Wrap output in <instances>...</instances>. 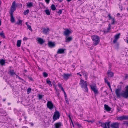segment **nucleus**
<instances>
[{
	"label": "nucleus",
	"mask_w": 128,
	"mask_h": 128,
	"mask_svg": "<svg viewBox=\"0 0 128 128\" xmlns=\"http://www.w3.org/2000/svg\"><path fill=\"white\" fill-rule=\"evenodd\" d=\"M76 125H77L78 127H79L80 126V124L78 122L76 123Z\"/></svg>",
	"instance_id": "obj_54"
},
{
	"label": "nucleus",
	"mask_w": 128,
	"mask_h": 128,
	"mask_svg": "<svg viewBox=\"0 0 128 128\" xmlns=\"http://www.w3.org/2000/svg\"><path fill=\"white\" fill-rule=\"evenodd\" d=\"M92 38L93 41V44L94 46H96L98 45L100 41V38L98 36L94 35L92 36Z\"/></svg>",
	"instance_id": "obj_2"
},
{
	"label": "nucleus",
	"mask_w": 128,
	"mask_h": 128,
	"mask_svg": "<svg viewBox=\"0 0 128 128\" xmlns=\"http://www.w3.org/2000/svg\"><path fill=\"white\" fill-rule=\"evenodd\" d=\"M98 123H99V124H102V122H100V121H99L98 122Z\"/></svg>",
	"instance_id": "obj_63"
},
{
	"label": "nucleus",
	"mask_w": 128,
	"mask_h": 128,
	"mask_svg": "<svg viewBox=\"0 0 128 128\" xmlns=\"http://www.w3.org/2000/svg\"><path fill=\"white\" fill-rule=\"evenodd\" d=\"M28 79H29L31 81H33V79L32 78H30V77H28Z\"/></svg>",
	"instance_id": "obj_55"
},
{
	"label": "nucleus",
	"mask_w": 128,
	"mask_h": 128,
	"mask_svg": "<svg viewBox=\"0 0 128 128\" xmlns=\"http://www.w3.org/2000/svg\"><path fill=\"white\" fill-rule=\"evenodd\" d=\"M5 60L3 59H1L0 60V64L2 66L5 65Z\"/></svg>",
	"instance_id": "obj_20"
},
{
	"label": "nucleus",
	"mask_w": 128,
	"mask_h": 128,
	"mask_svg": "<svg viewBox=\"0 0 128 128\" xmlns=\"http://www.w3.org/2000/svg\"><path fill=\"white\" fill-rule=\"evenodd\" d=\"M121 90V89L120 88L116 89V90L115 93L118 97L119 98L121 96V93H120Z\"/></svg>",
	"instance_id": "obj_8"
},
{
	"label": "nucleus",
	"mask_w": 128,
	"mask_h": 128,
	"mask_svg": "<svg viewBox=\"0 0 128 128\" xmlns=\"http://www.w3.org/2000/svg\"><path fill=\"white\" fill-rule=\"evenodd\" d=\"M21 42V40H17V42L16 45L18 47H20V44Z\"/></svg>",
	"instance_id": "obj_23"
},
{
	"label": "nucleus",
	"mask_w": 128,
	"mask_h": 128,
	"mask_svg": "<svg viewBox=\"0 0 128 128\" xmlns=\"http://www.w3.org/2000/svg\"><path fill=\"white\" fill-rule=\"evenodd\" d=\"M90 87L92 90L93 91L95 94H97L98 93V92L96 89V85H90Z\"/></svg>",
	"instance_id": "obj_5"
},
{
	"label": "nucleus",
	"mask_w": 128,
	"mask_h": 128,
	"mask_svg": "<svg viewBox=\"0 0 128 128\" xmlns=\"http://www.w3.org/2000/svg\"><path fill=\"white\" fill-rule=\"evenodd\" d=\"M117 22H116L115 21L114 18H113L112 19V22H111V24H114L115 23H116Z\"/></svg>",
	"instance_id": "obj_31"
},
{
	"label": "nucleus",
	"mask_w": 128,
	"mask_h": 128,
	"mask_svg": "<svg viewBox=\"0 0 128 128\" xmlns=\"http://www.w3.org/2000/svg\"><path fill=\"white\" fill-rule=\"evenodd\" d=\"M47 4H48L50 1V0H45Z\"/></svg>",
	"instance_id": "obj_53"
},
{
	"label": "nucleus",
	"mask_w": 128,
	"mask_h": 128,
	"mask_svg": "<svg viewBox=\"0 0 128 128\" xmlns=\"http://www.w3.org/2000/svg\"><path fill=\"white\" fill-rule=\"evenodd\" d=\"M58 0V1L59 2H62V0Z\"/></svg>",
	"instance_id": "obj_64"
},
{
	"label": "nucleus",
	"mask_w": 128,
	"mask_h": 128,
	"mask_svg": "<svg viewBox=\"0 0 128 128\" xmlns=\"http://www.w3.org/2000/svg\"><path fill=\"white\" fill-rule=\"evenodd\" d=\"M60 116V113L59 112L56 110L54 113L53 116V120L54 121L59 118Z\"/></svg>",
	"instance_id": "obj_4"
},
{
	"label": "nucleus",
	"mask_w": 128,
	"mask_h": 128,
	"mask_svg": "<svg viewBox=\"0 0 128 128\" xmlns=\"http://www.w3.org/2000/svg\"><path fill=\"white\" fill-rule=\"evenodd\" d=\"M43 76L44 77H46L48 76V74L46 72L43 73Z\"/></svg>",
	"instance_id": "obj_38"
},
{
	"label": "nucleus",
	"mask_w": 128,
	"mask_h": 128,
	"mask_svg": "<svg viewBox=\"0 0 128 128\" xmlns=\"http://www.w3.org/2000/svg\"><path fill=\"white\" fill-rule=\"evenodd\" d=\"M27 5L26 6L29 8H30L33 6V3L32 2H30L29 3H27L26 4Z\"/></svg>",
	"instance_id": "obj_25"
},
{
	"label": "nucleus",
	"mask_w": 128,
	"mask_h": 128,
	"mask_svg": "<svg viewBox=\"0 0 128 128\" xmlns=\"http://www.w3.org/2000/svg\"><path fill=\"white\" fill-rule=\"evenodd\" d=\"M38 42L40 44H43L44 42V41L41 38H38Z\"/></svg>",
	"instance_id": "obj_17"
},
{
	"label": "nucleus",
	"mask_w": 128,
	"mask_h": 128,
	"mask_svg": "<svg viewBox=\"0 0 128 128\" xmlns=\"http://www.w3.org/2000/svg\"><path fill=\"white\" fill-rule=\"evenodd\" d=\"M84 120L85 121H87L89 122H91L92 123L94 122V120Z\"/></svg>",
	"instance_id": "obj_44"
},
{
	"label": "nucleus",
	"mask_w": 128,
	"mask_h": 128,
	"mask_svg": "<svg viewBox=\"0 0 128 128\" xmlns=\"http://www.w3.org/2000/svg\"><path fill=\"white\" fill-rule=\"evenodd\" d=\"M71 31H70L68 29H66L64 31V32H71Z\"/></svg>",
	"instance_id": "obj_46"
},
{
	"label": "nucleus",
	"mask_w": 128,
	"mask_h": 128,
	"mask_svg": "<svg viewBox=\"0 0 128 128\" xmlns=\"http://www.w3.org/2000/svg\"><path fill=\"white\" fill-rule=\"evenodd\" d=\"M28 38H27L26 37H24L23 39V40H26L27 39H28Z\"/></svg>",
	"instance_id": "obj_57"
},
{
	"label": "nucleus",
	"mask_w": 128,
	"mask_h": 128,
	"mask_svg": "<svg viewBox=\"0 0 128 128\" xmlns=\"http://www.w3.org/2000/svg\"><path fill=\"white\" fill-rule=\"evenodd\" d=\"M47 107L50 110H52L54 108L53 104L51 101H48L47 104Z\"/></svg>",
	"instance_id": "obj_6"
},
{
	"label": "nucleus",
	"mask_w": 128,
	"mask_h": 128,
	"mask_svg": "<svg viewBox=\"0 0 128 128\" xmlns=\"http://www.w3.org/2000/svg\"><path fill=\"white\" fill-rule=\"evenodd\" d=\"M66 50L65 49L60 48L58 49L57 53L58 54H62L64 53V51Z\"/></svg>",
	"instance_id": "obj_13"
},
{
	"label": "nucleus",
	"mask_w": 128,
	"mask_h": 128,
	"mask_svg": "<svg viewBox=\"0 0 128 128\" xmlns=\"http://www.w3.org/2000/svg\"><path fill=\"white\" fill-rule=\"evenodd\" d=\"M71 75L68 74H65L64 73L63 75L62 76L64 80H67L69 78V77L71 76Z\"/></svg>",
	"instance_id": "obj_10"
},
{
	"label": "nucleus",
	"mask_w": 128,
	"mask_h": 128,
	"mask_svg": "<svg viewBox=\"0 0 128 128\" xmlns=\"http://www.w3.org/2000/svg\"><path fill=\"white\" fill-rule=\"evenodd\" d=\"M108 17L109 18V20H110V19H112V18H113L110 15V14H108Z\"/></svg>",
	"instance_id": "obj_49"
},
{
	"label": "nucleus",
	"mask_w": 128,
	"mask_h": 128,
	"mask_svg": "<svg viewBox=\"0 0 128 128\" xmlns=\"http://www.w3.org/2000/svg\"><path fill=\"white\" fill-rule=\"evenodd\" d=\"M28 29H29L30 30H31V31H32L31 27L29 25H28Z\"/></svg>",
	"instance_id": "obj_45"
},
{
	"label": "nucleus",
	"mask_w": 128,
	"mask_h": 128,
	"mask_svg": "<svg viewBox=\"0 0 128 128\" xmlns=\"http://www.w3.org/2000/svg\"><path fill=\"white\" fill-rule=\"evenodd\" d=\"M110 122L109 121L108 122V123H107V126H106V128H110Z\"/></svg>",
	"instance_id": "obj_39"
},
{
	"label": "nucleus",
	"mask_w": 128,
	"mask_h": 128,
	"mask_svg": "<svg viewBox=\"0 0 128 128\" xmlns=\"http://www.w3.org/2000/svg\"><path fill=\"white\" fill-rule=\"evenodd\" d=\"M18 78L20 79V80H22V79L21 78H20V77L19 76H18Z\"/></svg>",
	"instance_id": "obj_60"
},
{
	"label": "nucleus",
	"mask_w": 128,
	"mask_h": 128,
	"mask_svg": "<svg viewBox=\"0 0 128 128\" xmlns=\"http://www.w3.org/2000/svg\"><path fill=\"white\" fill-rule=\"evenodd\" d=\"M30 124H31V125L32 126H34V124L32 122H30Z\"/></svg>",
	"instance_id": "obj_61"
},
{
	"label": "nucleus",
	"mask_w": 128,
	"mask_h": 128,
	"mask_svg": "<svg viewBox=\"0 0 128 128\" xmlns=\"http://www.w3.org/2000/svg\"><path fill=\"white\" fill-rule=\"evenodd\" d=\"M11 16L10 21L14 23L15 22V20L12 14H10Z\"/></svg>",
	"instance_id": "obj_21"
},
{
	"label": "nucleus",
	"mask_w": 128,
	"mask_h": 128,
	"mask_svg": "<svg viewBox=\"0 0 128 128\" xmlns=\"http://www.w3.org/2000/svg\"><path fill=\"white\" fill-rule=\"evenodd\" d=\"M110 24L109 25V27L107 28V32L110 29Z\"/></svg>",
	"instance_id": "obj_48"
},
{
	"label": "nucleus",
	"mask_w": 128,
	"mask_h": 128,
	"mask_svg": "<svg viewBox=\"0 0 128 128\" xmlns=\"http://www.w3.org/2000/svg\"><path fill=\"white\" fill-rule=\"evenodd\" d=\"M62 12V10H59L57 12V13L59 14V15H60V14H61Z\"/></svg>",
	"instance_id": "obj_43"
},
{
	"label": "nucleus",
	"mask_w": 128,
	"mask_h": 128,
	"mask_svg": "<svg viewBox=\"0 0 128 128\" xmlns=\"http://www.w3.org/2000/svg\"><path fill=\"white\" fill-rule=\"evenodd\" d=\"M9 73L11 76H12L15 74V72H14V70H10L9 72Z\"/></svg>",
	"instance_id": "obj_24"
},
{
	"label": "nucleus",
	"mask_w": 128,
	"mask_h": 128,
	"mask_svg": "<svg viewBox=\"0 0 128 128\" xmlns=\"http://www.w3.org/2000/svg\"><path fill=\"white\" fill-rule=\"evenodd\" d=\"M125 75L126 76L125 77V79L128 78V74H126Z\"/></svg>",
	"instance_id": "obj_50"
},
{
	"label": "nucleus",
	"mask_w": 128,
	"mask_h": 128,
	"mask_svg": "<svg viewBox=\"0 0 128 128\" xmlns=\"http://www.w3.org/2000/svg\"><path fill=\"white\" fill-rule=\"evenodd\" d=\"M65 99L66 101V102L67 104H69V102L68 101V99L67 98H65Z\"/></svg>",
	"instance_id": "obj_47"
},
{
	"label": "nucleus",
	"mask_w": 128,
	"mask_h": 128,
	"mask_svg": "<svg viewBox=\"0 0 128 128\" xmlns=\"http://www.w3.org/2000/svg\"><path fill=\"white\" fill-rule=\"evenodd\" d=\"M104 108L105 110L109 112L111 110V108L106 104L104 105Z\"/></svg>",
	"instance_id": "obj_16"
},
{
	"label": "nucleus",
	"mask_w": 128,
	"mask_h": 128,
	"mask_svg": "<svg viewBox=\"0 0 128 128\" xmlns=\"http://www.w3.org/2000/svg\"><path fill=\"white\" fill-rule=\"evenodd\" d=\"M27 93L28 94H29L31 91V89L30 88H29L27 90Z\"/></svg>",
	"instance_id": "obj_36"
},
{
	"label": "nucleus",
	"mask_w": 128,
	"mask_h": 128,
	"mask_svg": "<svg viewBox=\"0 0 128 128\" xmlns=\"http://www.w3.org/2000/svg\"><path fill=\"white\" fill-rule=\"evenodd\" d=\"M80 85L81 87L84 91L88 92V90L86 81H84V80L80 79Z\"/></svg>",
	"instance_id": "obj_1"
},
{
	"label": "nucleus",
	"mask_w": 128,
	"mask_h": 128,
	"mask_svg": "<svg viewBox=\"0 0 128 128\" xmlns=\"http://www.w3.org/2000/svg\"><path fill=\"white\" fill-rule=\"evenodd\" d=\"M51 8L52 10H54L56 9V7L53 4H52L51 6Z\"/></svg>",
	"instance_id": "obj_30"
},
{
	"label": "nucleus",
	"mask_w": 128,
	"mask_h": 128,
	"mask_svg": "<svg viewBox=\"0 0 128 128\" xmlns=\"http://www.w3.org/2000/svg\"><path fill=\"white\" fill-rule=\"evenodd\" d=\"M82 74L84 76L85 78H86V79L87 78V74H86V72H85L84 71L82 72Z\"/></svg>",
	"instance_id": "obj_26"
},
{
	"label": "nucleus",
	"mask_w": 128,
	"mask_h": 128,
	"mask_svg": "<svg viewBox=\"0 0 128 128\" xmlns=\"http://www.w3.org/2000/svg\"><path fill=\"white\" fill-rule=\"evenodd\" d=\"M118 120L121 121L124 120V119L123 116L119 117L118 118Z\"/></svg>",
	"instance_id": "obj_34"
},
{
	"label": "nucleus",
	"mask_w": 128,
	"mask_h": 128,
	"mask_svg": "<svg viewBox=\"0 0 128 128\" xmlns=\"http://www.w3.org/2000/svg\"><path fill=\"white\" fill-rule=\"evenodd\" d=\"M0 36L4 38H5V36L4 34V33L3 32H0Z\"/></svg>",
	"instance_id": "obj_33"
},
{
	"label": "nucleus",
	"mask_w": 128,
	"mask_h": 128,
	"mask_svg": "<svg viewBox=\"0 0 128 128\" xmlns=\"http://www.w3.org/2000/svg\"><path fill=\"white\" fill-rule=\"evenodd\" d=\"M22 21L21 20H19L18 22L16 23V24L19 25L20 24H22Z\"/></svg>",
	"instance_id": "obj_41"
},
{
	"label": "nucleus",
	"mask_w": 128,
	"mask_h": 128,
	"mask_svg": "<svg viewBox=\"0 0 128 128\" xmlns=\"http://www.w3.org/2000/svg\"><path fill=\"white\" fill-rule=\"evenodd\" d=\"M107 74L108 78H111L113 77L114 74L112 72L108 70V71Z\"/></svg>",
	"instance_id": "obj_12"
},
{
	"label": "nucleus",
	"mask_w": 128,
	"mask_h": 128,
	"mask_svg": "<svg viewBox=\"0 0 128 128\" xmlns=\"http://www.w3.org/2000/svg\"><path fill=\"white\" fill-rule=\"evenodd\" d=\"M29 10H28V9L27 10L25 11L24 12V15H26L29 13Z\"/></svg>",
	"instance_id": "obj_35"
},
{
	"label": "nucleus",
	"mask_w": 128,
	"mask_h": 128,
	"mask_svg": "<svg viewBox=\"0 0 128 128\" xmlns=\"http://www.w3.org/2000/svg\"><path fill=\"white\" fill-rule=\"evenodd\" d=\"M61 89V90H62L64 92H65L63 87H62V88Z\"/></svg>",
	"instance_id": "obj_59"
},
{
	"label": "nucleus",
	"mask_w": 128,
	"mask_h": 128,
	"mask_svg": "<svg viewBox=\"0 0 128 128\" xmlns=\"http://www.w3.org/2000/svg\"><path fill=\"white\" fill-rule=\"evenodd\" d=\"M71 122L72 124V125L74 127V124L73 122L72 121V120H71Z\"/></svg>",
	"instance_id": "obj_58"
},
{
	"label": "nucleus",
	"mask_w": 128,
	"mask_h": 128,
	"mask_svg": "<svg viewBox=\"0 0 128 128\" xmlns=\"http://www.w3.org/2000/svg\"><path fill=\"white\" fill-rule=\"evenodd\" d=\"M22 128H28L26 126H23Z\"/></svg>",
	"instance_id": "obj_62"
},
{
	"label": "nucleus",
	"mask_w": 128,
	"mask_h": 128,
	"mask_svg": "<svg viewBox=\"0 0 128 128\" xmlns=\"http://www.w3.org/2000/svg\"><path fill=\"white\" fill-rule=\"evenodd\" d=\"M38 97L39 100H41L43 98V96L39 94H38Z\"/></svg>",
	"instance_id": "obj_40"
},
{
	"label": "nucleus",
	"mask_w": 128,
	"mask_h": 128,
	"mask_svg": "<svg viewBox=\"0 0 128 128\" xmlns=\"http://www.w3.org/2000/svg\"><path fill=\"white\" fill-rule=\"evenodd\" d=\"M126 89L125 91L128 92V86H126Z\"/></svg>",
	"instance_id": "obj_51"
},
{
	"label": "nucleus",
	"mask_w": 128,
	"mask_h": 128,
	"mask_svg": "<svg viewBox=\"0 0 128 128\" xmlns=\"http://www.w3.org/2000/svg\"><path fill=\"white\" fill-rule=\"evenodd\" d=\"M46 82L47 84H48L50 87L52 86V85L51 83V82L50 80H46Z\"/></svg>",
	"instance_id": "obj_27"
},
{
	"label": "nucleus",
	"mask_w": 128,
	"mask_h": 128,
	"mask_svg": "<svg viewBox=\"0 0 128 128\" xmlns=\"http://www.w3.org/2000/svg\"><path fill=\"white\" fill-rule=\"evenodd\" d=\"M50 30L48 28L46 29L45 28H44L43 30V32H48Z\"/></svg>",
	"instance_id": "obj_32"
},
{
	"label": "nucleus",
	"mask_w": 128,
	"mask_h": 128,
	"mask_svg": "<svg viewBox=\"0 0 128 128\" xmlns=\"http://www.w3.org/2000/svg\"><path fill=\"white\" fill-rule=\"evenodd\" d=\"M72 38L71 36L68 37H66V42H69L71 40H72Z\"/></svg>",
	"instance_id": "obj_19"
},
{
	"label": "nucleus",
	"mask_w": 128,
	"mask_h": 128,
	"mask_svg": "<svg viewBox=\"0 0 128 128\" xmlns=\"http://www.w3.org/2000/svg\"><path fill=\"white\" fill-rule=\"evenodd\" d=\"M124 120H128V116H123Z\"/></svg>",
	"instance_id": "obj_42"
},
{
	"label": "nucleus",
	"mask_w": 128,
	"mask_h": 128,
	"mask_svg": "<svg viewBox=\"0 0 128 128\" xmlns=\"http://www.w3.org/2000/svg\"><path fill=\"white\" fill-rule=\"evenodd\" d=\"M64 95L65 97L67 98V96H66V93L65 92H64Z\"/></svg>",
	"instance_id": "obj_56"
},
{
	"label": "nucleus",
	"mask_w": 128,
	"mask_h": 128,
	"mask_svg": "<svg viewBox=\"0 0 128 128\" xmlns=\"http://www.w3.org/2000/svg\"><path fill=\"white\" fill-rule=\"evenodd\" d=\"M104 82L105 83L107 84L109 88H110V82H109L108 80L106 78H104Z\"/></svg>",
	"instance_id": "obj_22"
},
{
	"label": "nucleus",
	"mask_w": 128,
	"mask_h": 128,
	"mask_svg": "<svg viewBox=\"0 0 128 128\" xmlns=\"http://www.w3.org/2000/svg\"><path fill=\"white\" fill-rule=\"evenodd\" d=\"M107 123H108V122H106L105 123L103 122L102 124L101 125H100V126L102 127L103 128H106Z\"/></svg>",
	"instance_id": "obj_18"
},
{
	"label": "nucleus",
	"mask_w": 128,
	"mask_h": 128,
	"mask_svg": "<svg viewBox=\"0 0 128 128\" xmlns=\"http://www.w3.org/2000/svg\"><path fill=\"white\" fill-rule=\"evenodd\" d=\"M72 32H64V34L65 36L66 37H67L69 36L70 34Z\"/></svg>",
	"instance_id": "obj_28"
},
{
	"label": "nucleus",
	"mask_w": 128,
	"mask_h": 128,
	"mask_svg": "<svg viewBox=\"0 0 128 128\" xmlns=\"http://www.w3.org/2000/svg\"><path fill=\"white\" fill-rule=\"evenodd\" d=\"M54 128H60L61 126L60 122H57L54 124Z\"/></svg>",
	"instance_id": "obj_15"
},
{
	"label": "nucleus",
	"mask_w": 128,
	"mask_h": 128,
	"mask_svg": "<svg viewBox=\"0 0 128 128\" xmlns=\"http://www.w3.org/2000/svg\"><path fill=\"white\" fill-rule=\"evenodd\" d=\"M123 122V124L125 125L126 126H128V121H124Z\"/></svg>",
	"instance_id": "obj_37"
},
{
	"label": "nucleus",
	"mask_w": 128,
	"mask_h": 128,
	"mask_svg": "<svg viewBox=\"0 0 128 128\" xmlns=\"http://www.w3.org/2000/svg\"><path fill=\"white\" fill-rule=\"evenodd\" d=\"M45 12L46 14L48 15H50V12L49 10L48 9L46 10Z\"/></svg>",
	"instance_id": "obj_29"
},
{
	"label": "nucleus",
	"mask_w": 128,
	"mask_h": 128,
	"mask_svg": "<svg viewBox=\"0 0 128 128\" xmlns=\"http://www.w3.org/2000/svg\"><path fill=\"white\" fill-rule=\"evenodd\" d=\"M48 44L49 46L51 48L54 47L55 46V44L54 43L52 42H49L48 43Z\"/></svg>",
	"instance_id": "obj_14"
},
{
	"label": "nucleus",
	"mask_w": 128,
	"mask_h": 128,
	"mask_svg": "<svg viewBox=\"0 0 128 128\" xmlns=\"http://www.w3.org/2000/svg\"><path fill=\"white\" fill-rule=\"evenodd\" d=\"M120 33H118L116 34L114 36V39L113 40V43H115L116 42L117 40L119 38L120 36Z\"/></svg>",
	"instance_id": "obj_11"
},
{
	"label": "nucleus",
	"mask_w": 128,
	"mask_h": 128,
	"mask_svg": "<svg viewBox=\"0 0 128 128\" xmlns=\"http://www.w3.org/2000/svg\"><path fill=\"white\" fill-rule=\"evenodd\" d=\"M119 123L115 122L112 123L111 125L110 126L112 128H118Z\"/></svg>",
	"instance_id": "obj_7"
},
{
	"label": "nucleus",
	"mask_w": 128,
	"mask_h": 128,
	"mask_svg": "<svg viewBox=\"0 0 128 128\" xmlns=\"http://www.w3.org/2000/svg\"><path fill=\"white\" fill-rule=\"evenodd\" d=\"M58 86L61 88H62V84H58Z\"/></svg>",
	"instance_id": "obj_52"
},
{
	"label": "nucleus",
	"mask_w": 128,
	"mask_h": 128,
	"mask_svg": "<svg viewBox=\"0 0 128 128\" xmlns=\"http://www.w3.org/2000/svg\"><path fill=\"white\" fill-rule=\"evenodd\" d=\"M17 6V5L16 3L14 1L12 3V6L11 7L10 14H12L16 10V7Z\"/></svg>",
	"instance_id": "obj_3"
},
{
	"label": "nucleus",
	"mask_w": 128,
	"mask_h": 128,
	"mask_svg": "<svg viewBox=\"0 0 128 128\" xmlns=\"http://www.w3.org/2000/svg\"><path fill=\"white\" fill-rule=\"evenodd\" d=\"M121 96L125 98H128V92L126 91L124 92L121 93Z\"/></svg>",
	"instance_id": "obj_9"
}]
</instances>
